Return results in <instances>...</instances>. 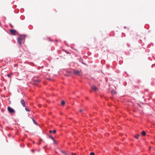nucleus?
<instances>
[{
    "label": "nucleus",
    "instance_id": "nucleus-1",
    "mask_svg": "<svg viewBox=\"0 0 155 155\" xmlns=\"http://www.w3.org/2000/svg\"><path fill=\"white\" fill-rule=\"evenodd\" d=\"M25 38V35H21L17 38V42L18 44L21 46V45L22 41L24 40Z\"/></svg>",
    "mask_w": 155,
    "mask_h": 155
},
{
    "label": "nucleus",
    "instance_id": "nucleus-2",
    "mask_svg": "<svg viewBox=\"0 0 155 155\" xmlns=\"http://www.w3.org/2000/svg\"><path fill=\"white\" fill-rule=\"evenodd\" d=\"M74 74L77 76H80L82 74V73L81 71L78 70H74Z\"/></svg>",
    "mask_w": 155,
    "mask_h": 155
},
{
    "label": "nucleus",
    "instance_id": "nucleus-3",
    "mask_svg": "<svg viewBox=\"0 0 155 155\" xmlns=\"http://www.w3.org/2000/svg\"><path fill=\"white\" fill-rule=\"evenodd\" d=\"M8 110L9 112L11 113H14L15 112V110L10 107H8Z\"/></svg>",
    "mask_w": 155,
    "mask_h": 155
},
{
    "label": "nucleus",
    "instance_id": "nucleus-4",
    "mask_svg": "<svg viewBox=\"0 0 155 155\" xmlns=\"http://www.w3.org/2000/svg\"><path fill=\"white\" fill-rule=\"evenodd\" d=\"M10 32L12 35H15L16 31L15 30H10Z\"/></svg>",
    "mask_w": 155,
    "mask_h": 155
},
{
    "label": "nucleus",
    "instance_id": "nucleus-5",
    "mask_svg": "<svg viewBox=\"0 0 155 155\" xmlns=\"http://www.w3.org/2000/svg\"><path fill=\"white\" fill-rule=\"evenodd\" d=\"M21 103L23 107H25V104L24 100H21Z\"/></svg>",
    "mask_w": 155,
    "mask_h": 155
},
{
    "label": "nucleus",
    "instance_id": "nucleus-6",
    "mask_svg": "<svg viewBox=\"0 0 155 155\" xmlns=\"http://www.w3.org/2000/svg\"><path fill=\"white\" fill-rule=\"evenodd\" d=\"M92 89L94 91H96L97 90V87L95 86H93L91 87Z\"/></svg>",
    "mask_w": 155,
    "mask_h": 155
},
{
    "label": "nucleus",
    "instance_id": "nucleus-7",
    "mask_svg": "<svg viewBox=\"0 0 155 155\" xmlns=\"http://www.w3.org/2000/svg\"><path fill=\"white\" fill-rule=\"evenodd\" d=\"M111 93L113 95H114L116 94V92L114 90H112L111 91Z\"/></svg>",
    "mask_w": 155,
    "mask_h": 155
},
{
    "label": "nucleus",
    "instance_id": "nucleus-8",
    "mask_svg": "<svg viewBox=\"0 0 155 155\" xmlns=\"http://www.w3.org/2000/svg\"><path fill=\"white\" fill-rule=\"evenodd\" d=\"M141 134L143 136H145L146 135V132L145 131H143L141 132Z\"/></svg>",
    "mask_w": 155,
    "mask_h": 155
},
{
    "label": "nucleus",
    "instance_id": "nucleus-9",
    "mask_svg": "<svg viewBox=\"0 0 155 155\" xmlns=\"http://www.w3.org/2000/svg\"><path fill=\"white\" fill-rule=\"evenodd\" d=\"M139 136H140V135L139 134H136V135L135 136V137L136 138L138 139V138Z\"/></svg>",
    "mask_w": 155,
    "mask_h": 155
},
{
    "label": "nucleus",
    "instance_id": "nucleus-10",
    "mask_svg": "<svg viewBox=\"0 0 155 155\" xmlns=\"http://www.w3.org/2000/svg\"><path fill=\"white\" fill-rule=\"evenodd\" d=\"M65 101H62L61 102V104L62 105L64 106L65 105Z\"/></svg>",
    "mask_w": 155,
    "mask_h": 155
},
{
    "label": "nucleus",
    "instance_id": "nucleus-11",
    "mask_svg": "<svg viewBox=\"0 0 155 155\" xmlns=\"http://www.w3.org/2000/svg\"><path fill=\"white\" fill-rule=\"evenodd\" d=\"M49 137L52 139L53 140H54V139L51 136H49Z\"/></svg>",
    "mask_w": 155,
    "mask_h": 155
},
{
    "label": "nucleus",
    "instance_id": "nucleus-12",
    "mask_svg": "<svg viewBox=\"0 0 155 155\" xmlns=\"http://www.w3.org/2000/svg\"><path fill=\"white\" fill-rule=\"evenodd\" d=\"M12 74V73H10V74H8L7 75V76L8 77H9Z\"/></svg>",
    "mask_w": 155,
    "mask_h": 155
},
{
    "label": "nucleus",
    "instance_id": "nucleus-13",
    "mask_svg": "<svg viewBox=\"0 0 155 155\" xmlns=\"http://www.w3.org/2000/svg\"><path fill=\"white\" fill-rule=\"evenodd\" d=\"M32 119L33 121V122H34V123L36 124H37V123L35 121V120L33 119V118H32Z\"/></svg>",
    "mask_w": 155,
    "mask_h": 155
},
{
    "label": "nucleus",
    "instance_id": "nucleus-14",
    "mask_svg": "<svg viewBox=\"0 0 155 155\" xmlns=\"http://www.w3.org/2000/svg\"><path fill=\"white\" fill-rule=\"evenodd\" d=\"M90 155H95V153L94 152H91L90 153Z\"/></svg>",
    "mask_w": 155,
    "mask_h": 155
},
{
    "label": "nucleus",
    "instance_id": "nucleus-15",
    "mask_svg": "<svg viewBox=\"0 0 155 155\" xmlns=\"http://www.w3.org/2000/svg\"><path fill=\"white\" fill-rule=\"evenodd\" d=\"M25 109L26 110V111H30L27 108H26Z\"/></svg>",
    "mask_w": 155,
    "mask_h": 155
},
{
    "label": "nucleus",
    "instance_id": "nucleus-16",
    "mask_svg": "<svg viewBox=\"0 0 155 155\" xmlns=\"http://www.w3.org/2000/svg\"><path fill=\"white\" fill-rule=\"evenodd\" d=\"M41 81V80H36L35 81V82H39Z\"/></svg>",
    "mask_w": 155,
    "mask_h": 155
},
{
    "label": "nucleus",
    "instance_id": "nucleus-17",
    "mask_svg": "<svg viewBox=\"0 0 155 155\" xmlns=\"http://www.w3.org/2000/svg\"><path fill=\"white\" fill-rule=\"evenodd\" d=\"M56 130H54L53 131V133H54V134H55L56 133Z\"/></svg>",
    "mask_w": 155,
    "mask_h": 155
},
{
    "label": "nucleus",
    "instance_id": "nucleus-18",
    "mask_svg": "<svg viewBox=\"0 0 155 155\" xmlns=\"http://www.w3.org/2000/svg\"><path fill=\"white\" fill-rule=\"evenodd\" d=\"M53 141H54V144H57V143L56 141V140H53Z\"/></svg>",
    "mask_w": 155,
    "mask_h": 155
},
{
    "label": "nucleus",
    "instance_id": "nucleus-19",
    "mask_svg": "<svg viewBox=\"0 0 155 155\" xmlns=\"http://www.w3.org/2000/svg\"><path fill=\"white\" fill-rule=\"evenodd\" d=\"M83 111V110H82V109H80L79 110L80 112H81L82 111Z\"/></svg>",
    "mask_w": 155,
    "mask_h": 155
},
{
    "label": "nucleus",
    "instance_id": "nucleus-20",
    "mask_svg": "<svg viewBox=\"0 0 155 155\" xmlns=\"http://www.w3.org/2000/svg\"><path fill=\"white\" fill-rule=\"evenodd\" d=\"M49 132L50 133H51L52 132V131L51 130H49Z\"/></svg>",
    "mask_w": 155,
    "mask_h": 155
},
{
    "label": "nucleus",
    "instance_id": "nucleus-21",
    "mask_svg": "<svg viewBox=\"0 0 155 155\" xmlns=\"http://www.w3.org/2000/svg\"><path fill=\"white\" fill-rule=\"evenodd\" d=\"M72 155H76V153H72Z\"/></svg>",
    "mask_w": 155,
    "mask_h": 155
},
{
    "label": "nucleus",
    "instance_id": "nucleus-22",
    "mask_svg": "<svg viewBox=\"0 0 155 155\" xmlns=\"http://www.w3.org/2000/svg\"><path fill=\"white\" fill-rule=\"evenodd\" d=\"M151 148V147H150L149 148V150H150Z\"/></svg>",
    "mask_w": 155,
    "mask_h": 155
},
{
    "label": "nucleus",
    "instance_id": "nucleus-23",
    "mask_svg": "<svg viewBox=\"0 0 155 155\" xmlns=\"http://www.w3.org/2000/svg\"><path fill=\"white\" fill-rule=\"evenodd\" d=\"M62 153H64V152H63V151H62Z\"/></svg>",
    "mask_w": 155,
    "mask_h": 155
}]
</instances>
